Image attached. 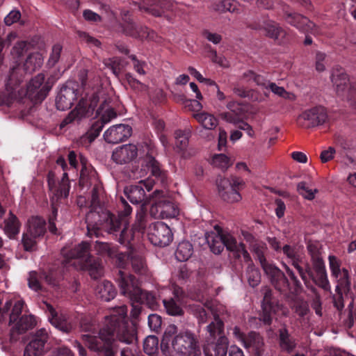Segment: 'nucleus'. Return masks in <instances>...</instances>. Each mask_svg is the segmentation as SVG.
<instances>
[{
	"label": "nucleus",
	"instance_id": "44",
	"mask_svg": "<svg viewBox=\"0 0 356 356\" xmlns=\"http://www.w3.org/2000/svg\"><path fill=\"white\" fill-rule=\"evenodd\" d=\"M212 10L220 12H231L234 13L236 10V2L233 0H222L213 3Z\"/></svg>",
	"mask_w": 356,
	"mask_h": 356
},
{
	"label": "nucleus",
	"instance_id": "59",
	"mask_svg": "<svg viewBox=\"0 0 356 356\" xmlns=\"http://www.w3.org/2000/svg\"><path fill=\"white\" fill-rule=\"evenodd\" d=\"M24 302L22 300H17L13 307L12 312L10 316V324L14 323L21 314Z\"/></svg>",
	"mask_w": 356,
	"mask_h": 356
},
{
	"label": "nucleus",
	"instance_id": "7",
	"mask_svg": "<svg viewBox=\"0 0 356 356\" xmlns=\"http://www.w3.org/2000/svg\"><path fill=\"white\" fill-rule=\"evenodd\" d=\"M152 187V181L147 179L140 181L138 185L130 186L124 188V193L132 204H141V208L136 213L135 222V228L139 230L143 229L146 226L145 206L150 202V198L146 196L144 188L147 191H150Z\"/></svg>",
	"mask_w": 356,
	"mask_h": 356
},
{
	"label": "nucleus",
	"instance_id": "18",
	"mask_svg": "<svg viewBox=\"0 0 356 356\" xmlns=\"http://www.w3.org/2000/svg\"><path fill=\"white\" fill-rule=\"evenodd\" d=\"M43 304L44 306L43 309L46 310L48 319L52 325L63 332H69L72 329V325L68 322L66 315L58 314L55 309L47 302H44Z\"/></svg>",
	"mask_w": 356,
	"mask_h": 356
},
{
	"label": "nucleus",
	"instance_id": "63",
	"mask_svg": "<svg viewBox=\"0 0 356 356\" xmlns=\"http://www.w3.org/2000/svg\"><path fill=\"white\" fill-rule=\"evenodd\" d=\"M328 260L331 275H337L339 270L341 269L340 261L334 255H330Z\"/></svg>",
	"mask_w": 356,
	"mask_h": 356
},
{
	"label": "nucleus",
	"instance_id": "22",
	"mask_svg": "<svg viewBox=\"0 0 356 356\" xmlns=\"http://www.w3.org/2000/svg\"><path fill=\"white\" fill-rule=\"evenodd\" d=\"M76 92L74 89L69 87H63L56 99V106L60 111H65L71 108L74 101L76 99Z\"/></svg>",
	"mask_w": 356,
	"mask_h": 356
},
{
	"label": "nucleus",
	"instance_id": "13",
	"mask_svg": "<svg viewBox=\"0 0 356 356\" xmlns=\"http://www.w3.org/2000/svg\"><path fill=\"white\" fill-rule=\"evenodd\" d=\"M116 280L120 293L132 302L134 296H136L140 289L138 280L133 275L122 270H118Z\"/></svg>",
	"mask_w": 356,
	"mask_h": 356
},
{
	"label": "nucleus",
	"instance_id": "45",
	"mask_svg": "<svg viewBox=\"0 0 356 356\" xmlns=\"http://www.w3.org/2000/svg\"><path fill=\"white\" fill-rule=\"evenodd\" d=\"M190 135L189 130H178L175 132V146L178 149L182 151L187 147Z\"/></svg>",
	"mask_w": 356,
	"mask_h": 356
},
{
	"label": "nucleus",
	"instance_id": "42",
	"mask_svg": "<svg viewBox=\"0 0 356 356\" xmlns=\"http://www.w3.org/2000/svg\"><path fill=\"white\" fill-rule=\"evenodd\" d=\"M244 346L245 348H252L256 353L259 355L264 345L263 339L256 332H250L248 335V339L244 341Z\"/></svg>",
	"mask_w": 356,
	"mask_h": 356
},
{
	"label": "nucleus",
	"instance_id": "11",
	"mask_svg": "<svg viewBox=\"0 0 356 356\" xmlns=\"http://www.w3.org/2000/svg\"><path fill=\"white\" fill-rule=\"evenodd\" d=\"M331 81L337 95L346 97L348 100L356 98V83H350L346 73L340 71L333 72Z\"/></svg>",
	"mask_w": 356,
	"mask_h": 356
},
{
	"label": "nucleus",
	"instance_id": "55",
	"mask_svg": "<svg viewBox=\"0 0 356 356\" xmlns=\"http://www.w3.org/2000/svg\"><path fill=\"white\" fill-rule=\"evenodd\" d=\"M62 49L63 47L60 44H55L53 45L49 57L47 62L48 67H52L59 61Z\"/></svg>",
	"mask_w": 356,
	"mask_h": 356
},
{
	"label": "nucleus",
	"instance_id": "49",
	"mask_svg": "<svg viewBox=\"0 0 356 356\" xmlns=\"http://www.w3.org/2000/svg\"><path fill=\"white\" fill-rule=\"evenodd\" d=\"M159 340L154 336H148L143 342V349L146 354L154 355L158 350Z\"/></svg>",
	"mask_w": 356,
	"mask_h": 356
},
{
	"label": "nucleus",
	"instance_id": "24",
	"mask_svg": "<svg viewBox=\"0 0 356 356\" xmlns=\"http://www.w3.org/2000/svg\"><path fill=\"white\" fill-rule=\"evenodd\" d=\"M11 327V334H22L27 330L33 328L36 325V321L32 315H24L17 320L14 323L10 324Z\"/></svg>",
	"mask_w": 356,
	"mask_h": 356
},
{
	"label": "nucleus",
	"instance_id": "10",
	"mask_svg": "<svg viewBox=\"0 0 356 356\" xmlns=\"http://www.w3.org/2000/svg\"><path fill=\"white\" fill-rule=\"evenodd\" d=\"M97 113L99 117V121L97 122V124L98 127L95 129V133L89 131L80 138L79 143L82 146H89V145L99 134V132L102 131L104 126L117 117V113L114 109L106 104L101 105V106L97 111Z\"/></svg>",
	"mask_w": 356,
	"mask_h": 356
},
{
	"label": "nucleus",
	"instance_id": "64",
	"mask_svg": "<svg viewBox=\"0 0 356 356\" xmlns=\"http://www.w3.org/2000/svg\"><path fill=\"white\" fill-rule=\"evenodd\" d=\"M147 167L152 174L154 176H159L161 170L157 161L152 156H147L146 158Z\"/></svg>",
	"mask_w": 356,
	"mask_h": 356
},
{
	"label": "nucleus",
	"instance_id": "34",
	"mask_svg": "<svg viewBox=\"0 0 356 356\" xmlns=\"http://www.w3.org/2000/svg\"><path fill=\"white\" fill-rule=\"evenodd\" d=\"M43 63L44 57L40 53H32L28 56L24 62V70L28 73H32L40 69L42 67Z\"/></svg>",
	"mask_w": 356,
	"mask_h": 356
},
{
	"label": "nucleus",
	"instance_id": "3",
	"mask_svg": "<svg viewBox=\"0 0 356 356\" xmlns=\"http://www.w3.org/2000/svg\"><path fill=\"white\" fill-rule=\"evenodd\" d=\"M209 293L197 295L194 298L197 301L202 302L203 306L199 304H193L190 306L193 314L196 317L199 324L207 323L213 316L212 321L207 327V337L214 339L218 337L214 344H207L204 348V354L209 356L211 350H213L214 356H227L229 346L228 339L224 334V323L219 318V315L224 312L222 305H217L215 302L209 300Z\"/></svg>",
	"mask_w": 356,
	"mask_h": 356
},
{
	"label": "nucleus",
	"instance_id": "28",
	"mask_svg": "<svg viewBox=\"0 0 356 356\" xmlns=\"http://www.w3.org/2000/svg\"><path fill=\"white\" fill-rule=\"evenodd\" d=\"M271 291L269 289H266L264 291V297L262 301V315L260 316V321H263L264 324L269 325L272 321V313L275 312V307L270 302Z\"/></svg>",
	"mask_w": 356,
	"mask_h": 356
},
{
	"label": "nucleus",
	"instance_id": "38",
	"mask_svg": "<svg viewBox=\"0 0 356 356\" xmlns=\"http://www.w3.org/2000/svg\"><path fill=\"white\" fill-rule=\"evenodd\" d=\"M193 248L192 244L186 241L180 242L175 252V257L180 261L188 260L193 254Z\"/></svg>",
	"mask_w": 356,
	"mask_h": 356
},
{
	"label": "nucleus",
	"instance_id": "62",
	"mask_svg": "<svg viewBox=\"0 0 356 356\" xmlns=\"http://www.w3.org/2000/svg\"><path fill=\"white\" fill-rule=\"evenodd\" d=\"M161 317L156 314H151L148 316V325L153 331H157L161 325Z\"/></svg>",
	"mask_w": 356,
	"mask_h": 356
},
{
	"label": "nucleus",
	"instance_id": "50",
	"mask_svg": "<svg viewBox=\"0 0 356 356\" xmlns=\"http://www.w3.org/2000/svg\"><path fill=\"white\" fill-rule=\"evenodd\" d=\"M268 89L270 90L273 94L284 99L291 101L296 99V95L293 93L287 92L283 87L278 86L275 83H268Z\"/></svg>",
	"mask_w": 356,
	"mask_h": 356
},
{
	"label": "nucleus",
	"instance_id": "54",
	"mask_svg": "<svg viewBox=\"0 0 356 356\" xmlns=\"http://www.w3.org/2000/svg\"><path fill=\"white\" fill-rule=\"evenodd\" d=\"M250 248L251 250L256 254L259 263L266 260L264 252L266 250V247L265 243L259 241H254L250 243Z\"/></svg>",
	"mask_w": 356,
	"mask_h": 356
},
{
	"label": "nucleus",
	"instance_id": "41",
	"mask_svg": "<svg viewBox=\"0 0 356 356\" xmlns=\"http://www.w3.org/2000/svg\"><path fill=\"white\" fill-rule=\"evenodd\" d=\"M338 283L336 286V291L343 289L344 291H349L350 280L348 270L346 268H341L339 270L337 275H332Z\"/></svg>",
	"mask_w": 356,
	"mask_h": 356
},
{
	"label": "nucleus",
	"instance_id": "33",
	"mask_svg": "<svg viewBox=\"0 0 356 356\" xmlns=\"http://www.w3.org/2000/svg\"><path fill=\"white\" fill-rule=\"evenodd\" d=\"M139 303L144 304L148 306L152 309H156L158 307L157 299L152 293L143 291L141 289L139 293H137L136 296H134L132 304Z\"/></svg>",
	"mask_w": 356,
	"mask_h": 356
},
{
	"label": "nucleus",
	"instance_id": "17",
	"mask_svg": "<svg viewBox=\"0 0 356 356\" xmlns=\"http://www.w3.org/2000/svg\"><path fill=\"white\" fill-rule=\"evenodd\" d=\"M94 250L100 256H107L109 258L115 259V263L118 267H123L124 261L127 254L122 252H118L116 248L108 243L96 241L94 244Z\"/></svg>",
	"mask_w": 356,
	"mask_h": 356
},
{
	"label": "nucleus",
	"instance_id": "30",
	"mask_svg": "<svg viewBox=\"0 0 356 356\" xmlns=\"http://www.w3.org/2000/svg\"><path fill=\"white\" fill-rule=\"evenodd\" d=\"M116 295V291L113 284L104 280L98 284L96 287V296L102 300L110 301L113 299Z\"/></svg>",
	"mask_w": 356,
	"mask_h": 356
},
{
	"label": "nucleus",
	"instance_id": "58",
	"mask_svg": "<svg viewBox=\"0 0 356 356\" xmlns=\"http://www.w3.org/2000/svg\"><path fill=\"white\" fill-rule=\"evenodd\" d=\"M38 238L37 237H33L31 236V234H29V233L25 232L23 234L22 236V244L24 246V248L26 251H32L35 249V247L36 245L37 239Z\"/></svg>",
	"mask_w": 356,
	"mask_h": 356
},
{
	"label": "nucleus",
	"instance_id": "40",
	"mask_svg": "<svg viewBox=\"0 0 356 356\" xmlns=\"http://www.w3.org/2000/svg\"><path fill=\"white\" fill-rule=\"evenodd\" d=\"M150 201L152 200L154 202L152 204L149 210L150 216L154 218H162V210L161 207V191H155L152 195L149 196Z\"/></svg>",
	"mask_w": 356,
	"mask_h": 356
},
{
	"label": "nucleus",
	"instance_id": "9",
	"mask_svg": "<svg viewBox=\"0 0 356 356\" xmlns=\"http://www.w3.org/2000/svg\"><path fill=\"white\" fill-rule=\"evenodd\" d=\"M148 240L155 246L165 247L173 240V234L170 227L163 222L151 223L147 229Z\"/></svg>",
	"mask_w": 356,
	"mask_h": 356
},
{
	"label": "nucleus",
	"instance_id": "39",
	"mask_svg": "<svg viewBox=\"0 0 356 356\" xmlns=\"http://www.w3.org/2000/svg\"><path fill=\"white\" fill-rule=\"evenodd\" d=\"M279 342L281 348L287 352L292 351L296 347L295 341L290 337L286 327H283L279 331Z\"/></svg>",
	"mask_w": 356,
	"mask_h": 356
},
{
	"label": "nucleus",
	"instance_id": "1",
	"mask_svg": "<svg viewBox=\"0 0 356 356\" xmlns=\"http://www.w3.org/2000/svg\"><path fill=\"white\" fill-rule=\"evenodd\" d=\"M127 309L125 305L112 308L110 314L105 316L104 325L99 336L83 334L86 346L92 351L102 353L105 356H113L116 339L131 347L121 350V356H138L134 343L136 340L134 330L129 329L126 320Z\"/></svg>",
	"mask_w": 356,
	"mask_h": 356
},
{
	"label": "nucleus",
	"instance_id": "36",
	"mask_svg": "<svg viewBox=\"0 0 356 356\" xmlns=\"http://www.w3.org/2000/svg\"><path fill=\"white\" fill-rule=\"evenodd\" d=\"M193 116L204 129L211 130L218 125L217 119L208 113H194Z\"/></svg>",
	"mask_w": 356,
	"mask_h": 356
},
{
	"label": "nucleus",
	"instance_id": "8",
	"mask_svg": "<svg viewBox=\"0 0 356 356\" xmlns=\"http://www.w3.org/2000/svg\"><path fill=\"white\" fill-rule=\"evenodd\" d=\"M48 186L51 191V202L52 207V214L49 217V229L53 233H56V227L54 223L58 209L57 207L59 204L63 203L69 195L70 192V181L67 172H64L62 179L58 186L56 185L55 175L53 172H49L47 176Z\"/></svg>",
	"mask_w": 356,
	"mask_h": 356
},
{
	"label": "nucleus",
	"instance_id": "46",
	"mask_svg": "<svg viewBox=\"0 0 356 356\" xmlns=\"http://www.w3.org/2000/svg\"><path fill=\"white\" fill-rule=\"evenodd\" d=\"M212 165L225 171L232 165V161L224 154H215L212 158Z\"/></svg>",
	"mask_w": 356,
	"mask_h": 356
},
{
	"label": "nucleus",
	"instance_id": "16",
	"mask_svg": "<svg viewBox=\"0 0 356 356\" xmlns=\"http://www.w3.org/2000/svg\"><path fill=\"white\" fill-rule=\"evenodd\" d=\"M260 265L276 289L282 290V288L288 286L289 283L285 275L274 264L266 259L261 262Z\"/></svg>",
	"mask_w": 356,
	"mask_h": 356
},
{
	"label": "nucleus",
	"instance_id": "25",
	"mask_svg": "<svg viewBox=\"0 0 356 356\" xmlns=\"http://www.w3.org/2000/svg\"><path fill=\"white\" fill-rule=\"evenodd\" d=\"M227 179H222L217 180V186L218 192L221 197L226 202L229 203L238 202L241 200V194L236 189L226 188L225 186L228 185Z\"/></svg>",
	"mask_w": 356,
	"mask_h": 356
},
{
	"label": "nucleus",
	"instance_id": "35",
	"mask_svg": "<svg viewBox=\"0 0 356 356\" xmlns=\"http://www.w3.org/2000/svg\"><path fill=\"white\" fill-rule=\"evenodd\" d=\"M162 205V218H175L179 214L178 207L172 201L165 197L164 193L161 191Z\"/></svg>",
	"mask_w": 356,
	"mask_h": 356
},
{
	"label": "nucleus",
	"instance_id": "19",
	"mask_svg": "<svg viewBox=\"0 0 356 356\" xmlns=\"http://www.w3.org/2000/svg\"><path fill=\"white\" fill-rule=\"evenodd\" d=\"M132 129L124 124L113 125L104 134V138L108 143H118L127 139L131 134Z\"/></svg>",
	"mask_w": 356,
	"mask_h": 356
},
{
	"label": "nucleus",
	"instance_id": "26",
	"mask_svg": "<svg viewBox=\"0 0 356 356\" xmlns=\"http://www.w3.org/2000/svg\"><path fill=\"white\" fill-rule=\"evenodd\" d=\"M224 247L227 250L236 252L238 257H243L245 261H250V256L242 243H238L236 240L229 234L223 235Z\"/></svg>",
	"mask_w": 356,
	"mask_h": 356
},
{
	"label": "nucleus",
	"instance_id": "53",
	"mask_svg": "<svg viewBox=\"0 0 356 356\" xmlns=\"http://www.w3.org/2000/svg\"><path fill=\"white\" fill-rule=\"evenodd\" d=\"M125 33L134 38L143 39L148 37L147 28H140L138 29L134 24H129L128 26L124 29Z\"/></svg>",
	"mask_w": 356,
	"mask_h": 356
},
{
	"label": "nucleus",
	"instance_id": "12",
	"mask_svg": "<svg viewBox=\"0 0 356 356\" xmlns=\"http://www.w3.org/2000/svg\"><path fill=\"white\" fill-rule=\"evenodd\" d=\"M48 339L49 334L47 329L38 330L26 346L24 356H42L47 352L45 344Z\"/></svg>",
	"mask_w": 356,
	"mask_h": 356
},
{
	"label": "nucleus",
	"instance_id": "47",
	"mask_svg": "<svg viewBox=\"0 0 356 356\" xmlns=\"http://www.w3.org/2000/svg\"><path fill=\"white\" fill-rule=\"evenodd\" d=\"M103 63L107 67L111 70L112 72L118 76L121 70L124 67L122 60L119 57H113L103 60Z\"/></svg>",
	"mask_w": 356,
	"mask_h": 356
},
{
	"label": "nucleus",
	"instance_id": "61",
	"mask_svg": "<svg viewBox=\"0 0 356 356\" xmlns=\"http://www.w3.org/2000/svg\"><path fill=\"white\" fill-rule=\"evenodd\" d=\"M28 284L29 288L35 291H38L42 289L38 275L35 271H32L29 273Z\"/></svg>",
	"mask_w": 356,
	"mask_h": 356
},
{
	"label": "nucleus",
	"instance_id": "20",
	"mask_svg": "<svg viewBox=\"0 0 356 356\" xmlns=\"http://www.w3.org/2000/svg\"><path fill=\"white\" fill-rule=\"evenodd\" d=\"M138 155V148L134 144H126L116 147L112 154V159L118 164L132 161Z\"/></svg>",
	"mask_w": 356,
	"mask_h": 356
},
{
	"label": "nucleus",
	"instance_id": "56",
	"mask_svg": "<svg viewBox=\"0 0 356 356\" xmlns=\"http://www.w3.org/2000/svg\"><path fill=\"white\" fill-rule=\"evenodd\" d=\"M163 305L168 314L172 316H179L182 314L181 308L176 303L172 298L170 300H163Z\"/></svg>",
	"mask_w": 356,
	"mask_h": 356
},
{
	"label": "nucleus",
	"instance_id": "14",
	"mask_svg": "<svg viewBox=\"0 0 356 356\" xmlns=\"http://www.w3.org/2000/svg\"><path fill=\"white\" fill-rule=\"evenodd\" d=\"M283 12L285 21L299 31L304 33H310L312 34L318 33L316 25L308 18L300 14L290 12L285 8L283 9Z\"/></svg>",
	"mask_w": 356,
	"mask_h": 356
},
{
	"label": "nucleus",
	"instance_id": "15",
	"mask_svg": "<svg viewBox=\"0 0 356 356\" xmlns=\"http://www.w3.org/2000/svg\"><path fill=\"white\" fill-rule=\"evenodd\" d=\"M327 114L322 107H314L302 112L298 117V123L303 127L318 126L325 122Z\"/></svg>",
	"mask_w": 356,
	"mask_h": 356
},
{
	"label": "nucleus",
	"instance_id": "32",
	"mask_svg": "<svg viewBox=\"0 0 356 356\" xmlns=\"http://www.w3.org/2000/svg\"><path fill=\"white\" fill-rule=\"evenodd\" d=\"M21 224L18 218L12 212L4 220L3 231L6 235L10 238H15L19 233Z\"/></svg>",
	"mask_w": 356,
	"mask_h": 356
},
{
	"label": "nucleus",
	"instance_id": "48",
	"mask_svg": "<svg viewBox=\"0 0 356 356\" xmlns=\"http://www.w3.org/2000/svg\"><path fill=\"white\" fill-rule=\"evenodd\" d=\"M145 228V227L141 230L136 229L135 223H134L133 225V227L131 229H129L125 225L124 229L122 230V232L120 233V237L118 239L119 242L122 244H124L126 243H130L131 241H133L134 238L135 232H142L144 231Z\"/></svg>",
	"mask_w": 356,
	"mask_h": 356
},
{
	"label": "nucleus",
	"instance_id": "37",
	"mask_svg": "<svg viewBox=\"0 0 356 356\" xmlns=\"http://www.w3.org/2000/svg\"><path fill=\"white\" fill-rule=\"evenodd\" d=\"M227 107L233 114L229 112L225 113L222 114V118L229 123L236 124L242 111L241 106L236 102L232 101L227 104Z\"/></svg>",
	"mask_w": 356,
	"mask_h": 356
},
{
	"label": "nucleus",
	"instance_id": "23",
	"mask_svg": "<svg viewBox=\"0 0 356 356\" xmlns=\"http://www.w3.org/2000/svg\"><path fill=\"white\" fill-rule=\"evenodd\" d=\"M255 29L263 31L268 37L275 40L282 39L286 35L285 31L277 23L269 19L263 21Z\"/></svg>",
	"mask_w": 356,
	"mask_h": 356
},
{
	"label": "nucleus",
	"instance_id": "31",
	"mask_svg": "<svg viewBox=\"0 0 356 356\" xmlns=\"http://www.w3.org/2000/svg\"><path fill=\"white\" fill-rule=\"evenodd\" d=\"M205 237L211 250L214 254H220L223 250V234H221L218 229L217 232H211L206 233Z\"/></svg>",
	"mask_w": 356,
	"mask_h": 356
},
{
	"label": "nucleus",
	"instance_id": "29",
	"mask_svg": "<svg viewBox=\"0 0 356 356\" xmlns=\"http://www.w3.org/2000/svg\"><path fill=\"white\" fill-rule=\"evenodd\" d=\"M45 221L40 217H32L28 221L26 232L33 237L40 238L45 233Z\"/></svg>",
	"mask_w": 356,
	"mask_h": 356
},
{
	"label": "nucleus",
	"instance_id": "52",
	"mask_svg": "<svg viewBox=\"0 0 356 356\" xmlns=\"http://www.w3.org/2000/svg\"><path fill=\"white\" fill-rule=\"evenodd\" d=\"M130 259L132 267L134 270L138 273H143L145 268V264L143 259V257L138 254H131V255H127V258L124 261V264L125 261L128 259ZM124 267V264L123 265V267Z\"/></svg>",
	"mask_w": 356,
	"mask_h": 356
},
{
	"label": "nucleus",
	"instance_id": "60",
	"mask_svg": "<svg viewBox=\"0 0 356 356\" xmlns=\"http://www.w3.org/2000/svg\"><path fill=\"white\" fill-rule=\"evenodd\" d=\"M126 80L129 86L134 90L138 91L146 90V86L137 80L135 77H134L133 75L129 73L126 74Z\"/></svg>",
	"mask_w": 356,
	"mask_h": 356
},
{
	"label": "nucleus",
	"instance_id": "43",
	"mask_svg": "<svg viewBox=\"0 0 356 356\" xmlns=\"http://www.w3.org/2000/svg\"><path fill=\"white\" fill-rule=\"evenodd\" d=\"M248 268L246 270V277L252 287L257 286L261 282V274L259 270L252 264L251 260L246 261Z\"/></svg>",
	"mask_w": 356,
	"mask_h": 356
},
{
	"label": "nucleus",
	"instance_id": "5",
	"mask_svg": "<svg viewBox=\"0 0 356 356\" xmlns=\"http://www.w3.org/2000/svg\"><path fill=\"white\" fill-rule=\"evenodd\" d=\"M61 254L65 258V265L69 264L77 270H87L93 279H97L104 274L101 261L91 257L88 242L83 241L72 250L64 247Z\"/></svg>",
	"mask_w": 356,
	"mask_h": 356
},
{
	"label": "nucleus",
	"instance_id": "27",
	"mask_svg": "<svg viewBox=\"0 0 356 356\" xmlns=\"http://www.w3.org/2000/svg\"><path fill=\"white\" fill-rule=\"evenodd\" d=\"M283 254L292 262V265L297 269L301 278L306 280V273L299 265L301 259L300 255L298 254L297 248L290 245H285L282 248Z\"/></svg>",
	"mask_w": 356,
	"mask_h": 356
},
{
	"label": "nucleus",
	"instance_id": "21",
	"mask_svg": "<svg viewBox=\"0 0 356 356\" xmlns=\"http://www.w3.org/2000/svg\"><path fill=\"white\" fill-rule=\"evenodd\" d=\"M95 106L90 103L87 99L81 100L76 108L70 112L69 115L63 120L62 125L68 124L74 120H81L84 118L91 116Z\"/></svg>",
	"mask_w": 356,
	"mask_h": 356
},
{
	"label": "nucleus",
	"instance_id": "57",
	"mask_svg": "<svg viewBox=\"0 0 356 356\" xmlns=\"http://www.w3.org/2000/svg\"><path fill=\"white\" fill-rule=\"evenodd\" d=\"M315 283L326 291H331V286L327 278L326 270L316 273V277L314 278Z\"/></svg>",
	"mask_w": 356,
	"mask_h": 356
},
{
	"label": "nucleus",
	"instance_id": "6",
	"mask_svg": "<svg viewBox=\"0 0 356 356\" xmlns=\"http://www.w3.org/2000/svg\"><path fill=\"white\" fill-rule=\"evenodd\" d=\"M44 75L38 74L29 83L26 90H24L19 83L14 86L10 83L6 84V92L3 95L2 103L9 105L14 100H20L27 96L35 103L40 102L47 97L51 87L44 83Z\"/></svg>",
	"mask_w": 356,
	"mask_h": 356
},
{
	"label": "nucleus",
	"instance_id": "51",
	"mask_svg": "<svg viewBox=\"0 0 356 356\" xmlns=\"http://www.w3.org/2000/svg\"><path fill=\"white\" fill-rule=\"evenodd\" d=\"M297 190L300 195L309 200L314 199L315 195L318 192L316 188H310L305 181L298 183Z\"/></svg>",
	"mask_w": 356,
	"mask_h": 356
},
{
	"label": "nucleus",
	"instance_id": "2",
	"mask_svg": "<svg viewBox=\"0 0 356 356\" xmlns=\"http://www.w3.org/2000/svg\"><path fill=\"white\" fill-rule=\"evenodd\" d=\"M79 184L82 187L93 185L90 201V211L86 214L88 235L90 237L99 235V230L104 229L109 234H116L121 225H127L125 218L132 211L131 207L121 197L122 210L119 211L118 218L111 214L102 204V187L98 182L96 171L92 168L83 167L81 172Z\"/></svg>",
	"mask_w": 356,
	"mask_h": 356
},
{
	"label": "nucleus",
	"instance_id": "4",
	"mask_svg": "<svg viewBox=\"0 0 356 356\" xmlns=\"http://www.w3.org/2000/svg\"><path fill=\"white\" fill-rule=\"evenodd\" d=\"M161 349L165 356H200L199 341L191 331L177 332L175 325H168L163 333Z\"/></svg>",
	"mask_w": 356,
	"mask_h": 356
}]
</instances>
